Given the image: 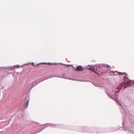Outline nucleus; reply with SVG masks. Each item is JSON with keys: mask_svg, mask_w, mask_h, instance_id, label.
Masks as SVG:
<instances>
[{"mask_svg": "<svg viewBox=\"0 0 134 134\" xmlns=\"http://www.w3.org/2000/svg\"><path fill=\"white\" fill-rule=\"evenodd\" d=\"M124 81L123 82V83L125 86L129 85V84L131 83V81L127 77V74H125V75L124 76Z\"/></svg>", "mask_w": 134, "mask_h": 134, "instance_id": "nucleus-1", "label": "nucleus"}, {"mask_svg": "<svg viewBox=\"0 0 134 134\" xmlns=\"http://www.w3.org/2000/svg\"><path fill=\"white\" fill-rule=\"evenodd\" d=\"M75 69L76 71H82L83 70L82 67L81 65L77 66L76 68Z\"/></svg>", "mask_w": 134, "mask_h": 134, "instance_id": "nucleus-2", "label": "nucleus"}, {"mask_svg": "<svg viewBox=\"0 0 134 134\" xmlns=\"http://www.w3.org/2000/svg\"><path fill=\"white\" fill-rule=\"evenodd\" d=\"M89 70H90L91 71H94V67H92V68H89Z\"/></svg>", "mask_w": 134, "mask_h": 134, "instance_id": "nucleus-3", "label": "nucleus"}, {"mask_svg": "<svg viewBox=\"0 0 134 134\" xmlns=\"http://www.w3.org/2000/svg\"><path fill=\"white\" fill-rule=\"evenodd\" d=\"M118 74H120V75H123L124 74H125H125H126V73H122V72H118Z\"/></svg>", "mask_w": 134, "mask_h": 134, "instance_id": "nucleus-4", "label": "nucleus"}, {"mask_svg": "<svg viewBox=\"0 0 134 134\" xmlns=\"http://www.w3.org/2000/svg\"><path fill=\"white\" fill-rule=\"evenodd\" d=\"M29 100H28L26 103V107H27L28 106L29 103Z\"/></svg>", "mask_w": 134, "mask_h": 134, "instance_id": "nucleus-5", "label": "nucleus"}, {"mask_svg": "<svg viewBox=\"0 0 134 134\" xmlns=\"http://www.w3.org/2000/svg\"><path fill=\"white\" fill-rule=\"evenodd\" d=\"M106 67L107 68H110L111 67L109 65H107V66H106Z\"/></svg>", "mask_w": 134, "mask_h": 134, "instance_id": "nucleus-6", "label": "nucleus"}, {"mask_svg": "<svg viewBox=\"0 0 134 134\" xmlns=\"http://www.w3.org/2000/svg\"><path fill=\"white\" fill-rule=\"evenodd\" d=\"M111 72L112 73H115V72H117V71H111Z\"/></svg>", "mask_w": 134, "mask_h": 134, "instance_id": "nucleus-7", "label": "nucleus"}, {"mask_svg": "<svg viewBox=\"0 0 134 134\" xmlns=\"http://www.w3.org/2000/svg\"><path fill=\"white\" fill-rule=\"evenodd\" d=\"M32 64L33 65V66H35V65L34 63H32Z\"/></svg>", "mask_w": 134, "mask_h": 134, "instance_id": "nucleus-8", "label": "nucleus"}]
</instances>
